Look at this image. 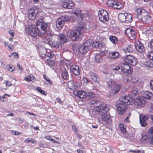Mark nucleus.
Here are the masks:
<instances>
[{"mask_svg":"<svg viewBox=\"0 0 153 153\" xmlns=\"http://www.w3.org/2000/svg\"><path fill=\"white\" fill-rule=\"evenodd\" d=\"M92 45L93 47H94L97 48H101L103 47L102 43L100 42L97 41L94 42L92 44Z\"/></svg>","mask_w":153,"mask_h":153,"instance_id":"nucleus-30","label":"nucleus"},{"mask_svg":"<svg viewBox=\"0 0 153 153\" xmlns=\"http://www.w3.org/2000/svg\"><path fill=\"white\" fill-rule=\"evenodd\" d=\"M116 108L118 114L120 115H122L126 112L127 108V105L120 102L117 105Z\"/></svg>","mask_w":153,"mask_h":153,"instance_id":"nucleus-12","label":"nucleus"},{"mask_svg":"<svg viewBox=\"0 0 153 153\" xmlns=\"http://www.w3.org/2000/svg\"><path fill=\"white\" fill-rule=\"evenodd\" d=\"M98 16L99 20L102 22L108 21L109 20L108 12L104 10L98 11Z\"/></svg>","mask_w":153,"mask_h":153,"instance_id":"nucleus-8","label":"nucleus"},{"mask_svg":"<svg viewBox=\"0 0 153 153\" xmlns=\"http://www.w3.org/2000/svg\"><path fill=\"white\" fill-rule=\"evenodd\" d=\"M145 102L144 97L142 96L138 97L134 102L135 105L137 108H140L143 107L145 105Z\"/></svg>","mask_w":153,"mask_h":153,"instance_id":"nucleus-14","label":"nucleus"},{"mask_svg":"<svg viewBox=\"0 0 153 153\" xmlns=\"http://www.w3.org/2000/svg\"><path fill=\"white\" fill-rule=\"evenodd\" d=\"M35 10L31 8L29 11V14H36L35 13Z\"/></svg>","mask_w":153,"mask_h":153,"instance_id":"nucleus-51","label":"nucleus"},{"mask_svg":"<svg viewBox=\"0 0 153 153\" xmlns=\"http://www.w3.org/2000/svg\"><path fill=\"white\" fill-rule=\"evenodd\" d=\"M70 69L71 73L76 76L79 75L80 70L78 66L76 65H73L70 66Z\"/></svg>","mask_w":153,"mask_h":153,"instance_id":"nucleus-17","label":"nucleus"},{"mask_svg":"<svg viewBox=\"0 0 153 153\" xmlns=\"http://www.w3.org/2000/svg\"><path fill=\"white\" fill-rule=\"evenodd\" d=\"M84 29L83 26H78L75 30L68 31L67 33V36L73 41H79L80 38L82 36V33Z\"/></svg>","mask_w":153,"mask_h":153,"instance_id":"nucleus-1","label":"nucleus"},{"mask_svg":"<svg viewBox=\"0 0 153 153\" xmlns=\"http://www.w3.org/2000/svg\"><path fill=\"white\" fill-rule=\"evenodd\" d=\"M145 65L146 67H148L149 68L152 67L153 66V64L151 63L150 61L146 62L144 64Z\"/></svg>","mask_w":153,"mask_h":153,"instance_id":"nucleus-44","label":"nucleus"},{"mask_svg":"<svg viewBox=\"0 0 153 153\" xmlns=\"http://www.w3.org/2000/svg\"><path fill=\"white\" fill-rule=\"evenodd\" d=\"M109 39L114 44H116L118 41L117 37L113 36H111L109 37Z\"/></svg>","mask_w":153,"mask_h":153,"instance_id":"nucleus-37","label":"nucleus"},{"mask_svg":"<svg viewBox=\"0 0 153 153\" xmlns=\"http://www.w3.org/2000/svg\"><path fill=\"white\" fill-rule=\"evenodd\" d=\"M139 119L141 126L143 127L146 126L147 125L146 121L148 119V117L144 115H140Z\"/></svg>","mask_w":153,"mask_h":153,"instance_id":"nucleus-18","label":"nucleus"},{"mask_svg":"<svg viewBox=\"0 0 153 153\" xmlns=\"http://www.w3.org/2000/svg\"><path fill=\"white\" fill-rule=\"evenodd\" d=\"M125 13H120L118 16V18L119 21L121 22H124L126 21L125 20Z\"/></svg>","mask_w":153,"mask_h":153,"instance_id":"nucleus-32","label":"nucleus"},{"mask_svg":"<svg viewBox=\"0 0 153 153\" xmlns=\"http://www.w3.org/2000/svg\"><path fill=\"white\" fill-rule=\"evenodd\" d=\"M129 152H133L134 153H140V150H133L132 149H130L129 151Z\"/></svg>","mask_w":153,"mask_h":153,"instance_id":"nucleus-50","label":"nucleus"},{"mask_svg":"<svg viewBox=\"0 0 153 153\" xmlns=\"http://www.w3.org/2000/svg\"><path fill=\"white\" fill-rule=\"evenodd\" d=\"M125 20L126 21H125L126 23H128L131 22L132 21V16L130 14H128L125 13Z\"/></svg>","mask_w":153,"mask_h":153,"instance_id":"nucleus-29","label":"nucleus"},{"mask_svg":"<svg viewBox=\"0 0 153 153\" xmlns=\"http://www.w3.org/2000/svg\"><path fill=\"white\" fill-rule=\"evenodd\" d=\"M95 60L96 63H101L103 60V58L100 54H97L95 57Z\"/></svg>","mask_w":153,"mask_h":153,"instance_id":"nucleus-35","label":"nucleus"},{"mask_svg":"<svg viewBox=\"0 0 153 153\" xmlns=\"http://www.w3.org/2000/svg\"><path fill=\"white\" fill-rule=\"evenodd\" d=\"M11 55V56H13L14 58H18L19 57L18 54L16 53H13Z\"/></svg>","mask_w":153,"mask_h":153,"instance_id":"nucleus-53","label":"nucleus"},{"mask_svg":"<svg viewBox=\"0 0 153 153\" xmlns=\"http://www.w3.org/2000/svg\"><path fill=\"white\" fill-rule=\"evenodd\" d=\"M142 97H144V100L146 99L148 100H153V94L152 92L149 91L145 92L143 94V96Z\"/></svg>","mask_w":153,"mask_h":153,"instance_id":"nucleus-21","label":"nucleus"},{"mask_svg":"<svg viewBox=\"0 0 153 153\" xmlns=\"http://www.w3.org/2000/svg\"><path fill=\"white\" fill-rule=\"evenodd\" d=\"M138 92L137 89L135 87H134L131 88L129 93V95L131 97H133L138 95Z\"/></svg>","mask_w":153,"mask_h":153,"instance_id":"nucleus-26","label":"nucleus"},{"mask_svg":"<svg viewBox=\"0 0 153 153\" xmlns=\"http://www.w3.org/2000/svg\"><path fill=\"white\" fill-rule=\"evenodd\" d=\"M148 134H150V136H151L149 139V142L151 144H153V127L150 128Z\"/></svg>","mask_w":153,"mask_h":153,"instance_id":"nucleus-28","label":"nucleus"},{"mask_svg":"<svg viewBox=\"0 0 153 153\" xmlns=\"http://www.w3.org/2000/svg\"><path fill=\"white\" fill-rule=\"evenodd\" d=\"M152 27H149L145 29V31L148 33V32L152 30Z\"/></svg>","mask_w":153,"mask_h":153,"instance_id":"nucleus-59","label":"nucleus"},{"mask_svg":"<svg viewBox=\"0 0 153 153\" xmlns=\"http://www.w3.org/2000/svg\"><path fill=\"white\" fill-rule=\"evenodd\" d=\"M105 107H107L108 105H102L99 107H95L93 108L91 111L93 116L94 117L98 115L100 116V113L101 112H102V110L103 109V108Z\"/></svg>","mask_w":153,"mask_h":153,"instance_id":"nucleus-13","label":"nucleus"},{"mask_svg":"<svg viewBox=\"0 0 153 153\" xmlns=\"http://www.w3.org/2000/svg\"><path fill=\"white\" fill-rule=\"evenodd\" d=\"M62 75L64 79H68L69 75L68 73L65 68H64L62 71Z\"/></svg>","mask_w":153,"mask_h":153,"instance_id":"nucleus-34","label":"nucleus"},{"mask_svg":"<svg viewBox=\"0 0 153 153\" xmlns=\"http://www.w3.org/2000/svg\"><path fill=\"white\" fill-rule=\"evenodd\" d=\"M116 4V1L113 0H109L107 1V4L109 6L114 7V5Z\"/></svg>","mask_w":153,"mask_h":153,"instance_id":"nucleus-39","label":"nucleus"},{"mask_svg":"<svg viewBox=\"0 0 153 153\" xmlns=\"http://www.w3.org/2000/svg\"><path fill=\"white\" fill-rule=\"evenodd\" d=\"M150 89L153 91V80H151L149 83Z\"/></svg>","mask_w":153,"mask_h":153,"instance_id":"nucleus-52","label":"nucleus"},{"mask_svg":"<svg viewBox=\"0 0 153 153\" xmlns=\"http://www.w3.org/2000/svg\"><path fill=\"white\" fill-rule=\"evenodd\" d=\"M88 103L91 107L93 105L95 107H99L102 105V102L100 101L92 99H89Z\"/></svg>","mask_w":153,"mask_h":153,"instance_id":"nucleus-19","label":"nucleus"},{"mask_svg":"<svg viewBox=\"0 0 153 153\" xmlns=\"http://www.w3.org/2000/svg\"><path fill=\"white\" fill-rule=\"evenodd\" d=\"M107 84L109 89H110L112 93L115 94L118 93L121 88V85L115 83L114 81L110 79L107 81Z\"/></svg>","mask_w":153,"mask_h":153,"instance_id":"nucleus-5","label":"nucleus"},{"mask_svg":"<svg viewBox=\"0 0 153 153\" xmlns=\"http://www.w3.org/2000/svg\"><path fill=\"white\" fill-rule=\"evenodd\" d=\"M67 85L68 88L70 89H74L76 88L74 82L73 81L68 82L67 83Z\"/></svg>","mask_w":153,"mask_h":153,"instance_id":"nucleus-33","label":"nucleus"},{"mask_svg":"<svg viewBox=\"0 0 153 153\" xmlns=\"http://www.w3.org/2000/svg\"><path fill=\"white\" fill-rule=\"evenodd\" d=\"M142 138L143 140H146L147 139V137L146 135L144 134H142Z\"/></svg>","mask_w":153,"mask_h":153,"instance_id":"nucleus-58","label":"nucleus"},{"mask_svg":"<svg viewBox=\"0 0 153 153\" xmlns=\"http://www.w3.org/2000/svg\"><path fill=\"white\" fill-rule=\"evenodd\" d=\"M91 78L94 82H99L100 81L99 78L97 75L93 72L91 73L90 74Z\"/></svg>","mask_w":153,"mask_h":153,"instance_id":"nucleus-24","label":"nucleus"},{"mask_svg":"<svg viewBox=\"0 0 153 153\" xmlns=\"http://www.w3.org/2000/svg\"><path fill=\"white\" fill-rule=\"evenodd\" d=\"M150 48L153 49V40H152L150 43Z\"/></svg>","mask_w":153,"mask_h":153,"instance_id":"nucleus-62","label":"nucleus"},{"mask_svg":"<svg viewBox=\"0 0 153 153\" xmlns=\"http://www.w3.org/2000/svg\"><path fill=\"white\" fill-rule=\"evenodd\" d=\"M18 121L19 124H21L24 121V119L23 118L19 119L18 120Z\"/></svg>","mask_w":153,"mask_h":153,"instance_id":"nucleus-60","label":"nucleus"},{"mask_svg":"<svg viewBox=\"0 0 153 153\" xmlns=\"http://www.w3.org/2000/svg\"><path fill=\"white\" fill-rule=\"evenodd\" d=\"M91 44L88 41L81 45L79 48L80 53L82 54L86 53L91 48Z\"/></svg>","mask_w":153,"mask_h":153,"instance_id":"nucleus-9","label":"nucleus"},{"mask_svg":"<svg viewBox=\"0 0 153 153\" xmlns=\"http://www.w3.org/2000/svg\"><path fill=\"white\" fill-rule=\"evenodd\" d=\"M63 7L65 8L72 9L74 6L73 1L71 0H66L63 3Z\"/></svg>","mask_w":153,"mask_h":153,"instance_id":"nucleus-16","label":"nucleus"},{"mask_svg":"<svg viewBox=\"0 0 153 153\" xmlns=\"http://www.w3.org/2000/svg\"><path fill=\"white\" fill-rule=\"evenodd\" d=\"M133 45H129L127 48L126 49V52H132L133 51Z\"/></svg>","mask_w":153,"mask_h":153,"instance_id":"nucleus-40","label":"nucleus"},{"mask_svg":"<svg viewBox=\"0 0 153 153\" xmlns=\"http://www.w3.org/2000/svg\"><path fill=\"white\" fill-rule=\"evenodd\" d=\"M57 39L61 43H66L68 40L66 35L62 33H60L58 36Z\"/></svg>","mask_w":153,"mask_h":153,"instance_id":"nucleus-20","label":"nucleus"},{"mask_svg":"<svg viewBox=\"0 0 153 153\" xmlns=\"http://www.w3.org/2000/svg\"><path fill=\"white\" fill-rule=\"evenodd\" d=\"M121 6L122 4L120 2L116 1V4L114 5V8L117 9H120L121 8Z\"/></svg>","mask_w":153,"mask_h":153,"instance_id":"nucleus-42","label":"nucleus"},{"mask_svg":"<svg viewBox=\"0 0 153 153\" xmlns=\"http://www.w3.org/2000/svg\"><path fill=\"white\" fill-rule=\"evenodd\" d=\"M119 127L120 130L123 133L125 134L126 132V129L124 127V125L123 124H120L119 125Z\"/></svg>","mask_w":153,"mask_h":153,"instance_id":"nucleus-41","label":"nucleus"},{"mask_svg":"<svg viewBox=\"0 0 153 153\" xmlns=\"http://www.w3.org/2000/svg\"><path fill=\"white\" fill-rule=\"evenodd\" d=\"M134 47L136 51L141 53H143L145 52V49L143 44L139 41L135 42Z\"/></svg>","mask_w":153,"mask_h":153,"instance_id":"nucleus-15","label":"nucleus"},{"mask_svg":"<svg viewBox=\"0 0 153 153\" xmlns=\"http://www.w3.org/2000/svg\"><path fill=\"white\" fill-rule=\"evenodd\" d=\"M72 128L74 132H78L77 129L76 128V126L74 125H73L72 126Z\"/></svg>","mask_w":153,"mask_h":153,"instance_id":"nucleus-57","label":"nucleus"},{"mask_svg":"<svg viewBox=\"0 0 153 153\" xmlns=\"http://www.w3.org/2000/svg\"><path fill=\"white\" fill-rule=\"evenodd\" d=\"M51 46L54 48L57 49L61 48L62 47L61 43L60 42L54 41L51 44Z\"/></svg>","mask_w":153,"mask_h":153,"instance_id":"nucleus-27","label":"nucleus"},{"mask_svg":"<svg viewBox=\"0 0 153 153\" xmlns=\"http://www.w3.org/2000/svg\"><path fill=\"white\" fill-rule=\"evenodd\" d=\"M36 26L39 29V35L41 37L45 35L47 30L49 28L48 24L43 22V19H40L37 22Z\"/></svg>","mask_w":153,"mask_h":153,"instance_id":"nucleus-3","label":"nucleus"},{"mask_svg":"<svg viewBox=\"0 0 153 153\" xmlns=\"http://www.w3.org/2000/svg\"><path fill=\"white\" fill-rule=\"evenodd\" d=\"M80 12L81 11L79 12L77 10V11H75V12L74 13V14L75 16V17L76 19L79 22L82 21L83 19V17L82 16Z\"/></svg>","mask_w":153,"mask_h":153,"instance_id":"nucleus-25","label":"nucleus"},{"mask_svg":"<svg viewBox=\"0 0 153 153\" xmlns=\"http://www.w3.org/2000/svg\"><path fill=\"white\" fill-rule=\"evenodd\" d=\"M125 61L127 64L132 66H135L137 63L136 58L131 55H128L126 56L125 58Z\"/></svg>","mask_w":153,"mask_h":153,"instance_id":"nucleus-10","label":"nucleus"},{"mask_svg":"<svg viewBox=\"0 0 153 153\" xmlns=\"http://www.w3.org/2000/svg\"><path fill=\"white\" fill-rule=\"evenodd\" d=\"M53 53H48L47 54V56L50 58H52L53 56Z\"/></svg>","mask_w":153,"mask_h":153,"instance_id":"nucleus-54","label":"nucleus"},{"mask_svg":"<svg viewBox=\"0 0 153 153\" xmlns=\"http://www.w3.org/2000/svg\"><path fill=\"white\" fill-rule=\"evenodd\" d=\"M119 53L117 52H110L108 54V57L111 59H115L118 58Z\"/></svg>","mask_w":153,"mask_h":153,"instance_id":"nucleus-22","label":"nucleus"},{"mask_svg":"<svg viewBox=\"0 0 153 153\" xmlns=\"http://www.w3.org/2000/svg\"><path fill=\"white\" fill-rule=\"evenodd\" d=\"M127 31H128L127 35L129 37L132 39L136 38V34L135 31L131 29H129Z\"/></svg>","mask_w":153,"mask_h":153,"instance_id":"nucleus-23","label":"nucleus"},{"mask_svg":"<svg viewBox=\"0 0 153 153\" xmlns=\"http://www.w3.org/2000/svg\"><path fill=\"white\" fill-rule=\"evenodd\" d=\"M8 70L11 72H13L15 69V67L13 65H7Z\"/></svg>","mask_w":153,"mask_h":153,"instance_id":"nucleus-43","label":"nucleus"},{"mask_svg":"<svg viewBox=\"0 0 153 153\" xmlns=\"http://www.w3.org/2000/svg\"><path fill=\"white\" fill-rule=\"evenodd\" d=\"M102 110V111L100 113V117H101L102 121L105 123L109 125H111L112 123V121L111 117L108 115L107 111L109 110V108L108 107H104Z\"/></svg>","mask_w":153,"mask_h":153,"instance_id":"nucleus-4","label":"nucleus"},{"mask_svg":"<svg viewBox=\"0 0 153 153\" xmlns=\"http://www.w3.org/2000/svg\"><path fill=\"white\" fill-rule=\"evenodd\" d=\"M121 70L124 73H126L127 74H128V71L126 69L125 67H124V66H122L121 68Z\"/></svg>","mask_w":153,"mask_h":153,"instance_id":"nucleus-49","label":"nucleus"},{"mask_svg":"<svg viewBox=\"0 0 153 153\" xmlns=\"http://www.w3.org/2000/svg\"><path fill=\"white\" fill-rule=\"evenodd\" d=\"M6 85L8 86H10L12 85V84L10 81H6Z\"/></svg>","mask_w":153,"mask_h":153,"instance_id":"nucleus-63","label":"nucleus"},{"mask_svg":"<svg viewBox=\"0 0 153 153\" xmlns=\"http://www.w3.org/2000/svg\"><path fill=\"white\" fill-rule=\"evenodd\" d=\"M57 102L60 104H62L63 101H62L61 99L59 97L56 98Z\"/></svg>","mask_w":153,"mask_h":153,"instance_id":"nucleus-55","label":"nucleus"},{"mask_svg":"<svg viewBox=\"0 0 153 153\" xmlns=\"http://www.w3.org/2000/svg\"><path fill=\"white\" fill-rule=\"evenodd\" d=\"M71 17L68 15L63 16L59 18L56 22V27L59 30H61L65 22L70 21Z\"/></svg>","mask_w":153,"mask_h":153,"instance_id":"nucleus-6","label":"nucleus"},{"mask_svg":"<svg viewBox=\"0 0 153 153\" xmlns=\"http://www.w3.org/2000/svg\"><path fill=\"white\" fill-rule=\"evenodd\" d=\"M120 102L127 105L131 104L133 101V99L128 95H126L120 98Z\"/></svg>","mask_w":153,"mask_h":153,"instance_id":"nucleus-11","label":"nucleus"},{"mask_svg":"<svg viewBox=\"0 0 153 153\" xmlns=\"http://www.w3.org/2000/svg\"><path fill=\"white\" fill-rule=\"evenodd\" d=\"M86 94L83 91H77V96L80 98H83L86 97Z\"/></svg>","mask_w":153,"mask_h":153,"instance_id":"nucleus-31","label":"nucleus"},{"mask_svg":"<svg viewBox=\"0 0 153 153\" xmlns=\"http://www.w3.org/2000/svg\"><path fill=\"white\" fill-rule=\"evenodd\" d=\"M147 57L153 61V51L149 53L147 55Z\"/></svg>","mask_w":153,"mask_h":153,"instance_id":"nucleus-45","label":"nucleus"},{"mask_svg":"<svg viewBox=\"0 0 153 153\" xmlns=\"http://www.w3.org/2000/svg\"><path fill=\"white\" fill-rule=\"evenodd\" d=\"M124 67L128 71V74H130L133 72V69L129 65V64H124Z\"/></svg>","mask_w":153,"mask_h":153,"instance_id":"nucleus-36","label":"nucleus"},{"mask_svg":"<svg viewBox=\"0 0 153 153\" xmlns=\"http://www.w3.org/2000/svg\"><path fill=\"white\" fill-rule=\"evenodd\" d=\"M38 27L37 28L34 25H31L25 29V31L26 33L30 34L33 37H35L37 36H40L39 34V30Z\"/></svg>","mask_w":153,"mask_h":153,"instance_id":"nucleus-7","label":"nucleus"},{"mask_svg":"<svg viewBox=\"0 0 153 153\" xmlns=\"http://www.w3.org/2000/svg\"><path fill=\"white\" fill-rule=\"evenodd\" d=\"M86 97L89 99H92L95 96V94L92 92H88L86 94Z\"/></svg>","mask_w":153,"mask_h":153,"instance_id":"nucleus-38","label":"nucleus"},{"mask_svg":"<svg viewBox=\"0 0 153 153\" xmlns=\"http://www.w3.org/2000/svg\"><path fill=\"white\" fill-rule=\"evenodd\" d=\"M24 79L25 80L27 81H30L31 80V78L29 76H28V77L25 78Z\"/></svg>","mask_w":153,"mask_h":153,"instance_id":"nucleus-64","label":"nucleus"},{"mask_svg":"<svg viewBox=\"0 0 153 153\" xmlns=\"http://www.w3.org/2000/svg\"><path fill=\"white\" fill-rule=\"evenodd\" d=\"M32 140H33V139L32 138H31L30 140H28V138H27L24 141V142L25 143H29Z\"/></svg>","mask_w":153,"mask_h":153,"instance_id":"nucleus-61","label":"nucleus"},{"mask_svg":"<svg viewBox=\"0 0 153 153\" xmlns=\"http://www.w3.org/2000/svg\"><path fill=\"white\" fill-rule=\"evenodd\" d=\"M137 17L139 21L143 23L149 22L151 20V16L149 15L148 12L144 9L139 8L137 9Z\"/></svg>","mask_w":153,"mask_h":153,"instance_id":"nucleus-2","label":"nucleus"},{"mask_svg":"<svg viewBox=\"0 0 153 153\" xmlns=\"http://www.w3.org/2000/svg\"><path fill=\"white\" fill-rule=\"evenodd\" d=\"M43 76L44 78L48 82V83H49L50 85H52L53 84V82L52 81H51V80L49 78L46 77L45 75L43 74Z\"/></svg>","mask_w":153,"mask_h":153,"instance_id":"nucleus-46","label":"nucleus"},{"mask_svg":"<svg viewBox=\"0 0 153 153\" xmlns=\"http://www.w3.org/2000/svg\"><path fill=\"white\" fill-rule=\"evenodd\" d=\"M9 33L11 36L12 38L13 37L14 35V32L13 30H10L9 31Z\"/></svg>","mask_w":153,"mask_h":153,"instance_id":"nucleus-56","label":"nucleus"},{"mask_svg":"<svg viewBox=\"0 0 153 153\" xmlns=\"http://www.w3.org/2000/svg\"><path fill=\"white\" fill-rule=\"evenodd\" d=\"M36 14H29V17L30 19L33 20L35 19V18Z\"/></svg>","mask_w":153,"mask_h":153,"instance_id":"nucleus-48","label":"nucleus"},{"mask_svg":"<svg viewBox=\"0 0 153 153\" xmlns=\"http://www.w3.org/2000/svg\"><path fill=\"white\" fill-rule=\"evenodd\" d=\"M47 63L50 66H53L54 64V62L52 60L48 59L47 60Z\"/></svg>","mask_w":153,"mask_h":153,"instance_id":"nucleus-47","label":"nucleus"}]
</instances>
